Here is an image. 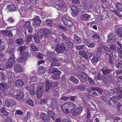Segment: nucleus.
Wrapping results in <instances>:
<instances>
[{
    "label": "nucleus",
    "mask_w": 122,
    "mask_h": 122,
    "mask_svg": "<svg viewBox=\"0 0 122 122\" xmlns=\"http://www.w3.org/2000/svg\"><path fill=\"white\" fill-rule=\"evenodd\" d=\"M76 105L72 102H68L62 105L61 108L63 112L67 114L73 111L76 107Z\"/></svg>",
    "instance_id": "nucleus-1"
},
{
    "label": "nucleus",
    "mask_w": 122,
    "mask_h": 122,
    "mask_svg": "<svg viewBox=\"0 0 122 122\" xmlns=\"http://www.w3.org/2000/svg\"><path fill=\"white\" fill-rule=\"evenodd\" d=\"M105 57L107 59L108 62L111 64H114L113 61L117 59V56L115 53H111L110 54L108 53H106Z\"/></svg>",
    "instance_id": "nucleus-2"
},
{
    "label": "nucleus",
    "mask_w": 122,
    "mask_h": 122,
    "mask_svg": "<svg viewBox=\"0 0 122 122\" xmlns=\"http://www.w3.org/2000/svg\"><path fill=\"white\" fill-rule=\"evenodd\" d=\"M65 45L64 43L63 42L58 45L55 50V51L58 53H63L66 49Z\"/></svg>",
    "instance_id": "nucleus-3"
},
{
    "label": "nucleus",
    "mask_w": 122,
    "mask_h": 122,
    "mask_svg": "<svg viewBox=\"0 0 122 122\" xmlns=\"http://www.w3.org/2000/svg\"><path fill=\"white\" fill-rule=\"evenodd\" d=\"M86 91L88 94L92 97H96L98 95L97 93L95 91V87H92L90 88H86Z\"/></svg>",
    "instance_id": "nucleus-4"
},
{
    "label": "nucleus",
    "mask_w": 122,
    "mask_h": 122,
    "mask_svg": "<svg viewBox=\"0 0 122 122\" xmlns=\"http://www.w3.org/2000/svg\"><path fill=\"white\" fill-rule=\"evenodd\" d=\"M40 36L43 37L45 36V37H47L50 34V31L49 30L46 28L42 29L40 30Z\"/></svg>",
    "instance_id": "nucleus-5"
},
{
    "label": "nucleus",
    "mask_w": 122,
    "mask_h": 122,
    "mask_svg": "<svg viewBox=\"0 0 122 122\" xmlns=\"http://www.w3.org/2000/svg\"><path fill=\"white\" fill-rule=\"evenodd\" d=\"M77 76L81 82L86 81L87 78V74L85 73L81 72L80 73H78Z\"/></svg>",
    "instance_id": "nucleus-6"
},
{
    "label": "nucleus",
    "mask_w": 122,
    "mask_h": 122,
    "mask_svg": "<svg viewBox=\"0 0 122 122\" xmlns=\"http://www.w3.org/2000/svg\"><path fill=\"white\" fill-rule=\"evenodd\" d=\"M115 32L117 36L120 38H122V29L119 25H116L114 28Z\"/></svg>",
    "instance_id": "nucleus-7"
},
{
    "label": "nucleus",
    "mask_w": 122,
    "mask_h": 122,
    "mask_svg": "<svg viewBox=\"0 0 122 122\" xmlns=\"http://www.w3.org/2000/svg\"><path fill=\"white\" fill-rule=\"evenodd\" d=\"M44 86L42 84L37 88L36 92V94L37 98L39 99L41 97L44 90Z\"/></svg>",
    "instance_id": "nucleus-8"
},
{
    "label": "nucleus",
    "mask_w": 122,
    "mask_h": 122,
    "mask_svg": "<svg viewBox=\"0 0 122 122\" xmlns=\"http://www.w3.org/2000/svg\"><path fill=\"white\" fill-rule=\"evenodd\" d=\"M83 108L82 107L80 106L76 108L72 112V115L76 117L80 114Z\"/></svg>",
    "instance_id": "nucleus-9"
},
{
    "label": "nucleus",
    "mask_w": 122,
    "mask_h": 122,
    "mask_svg": "<svg viewBox=\"0 0 122 122\" xmlns=\"http://www.w3.org/2000/svg\"><path fill=\"white\" fill-rule=\"evenodd\" d=\"M65 25L68 27H70L73 25L72 21L70 20H68L66 18H63L61 20Z\"/></svg>",
    "instance_id": "nucleus-10"
},
{
    "label": "nucleus",
    "mask_w": 122,
    "mask_h": 122,
    "mask_svg": "<svg viewBox=\"0 0 122 122\" xmlns=\"http://www.w3.org/2000/svg\"><path fill=\"white\" fill-rule=\"evenodd\" d=\"M40 117L45 122H50V119L46 114L41 113L40 114Z\"/></svg>",
    "instance_id": "nucleus-11"
},
{
    "label": "nucleus",
    "mask_w": 122,
    "mask_h": 122,
    "mask_svg": "<svg viewBox=\"0 0 122 122\" xmlns=\"http://www.w3.org/2000/svg\"><path fill=\"white\" fill-rule=\"evenodd\" d=\"M6 9L10 12H13L17 11L16 7L13 4H10L8 5L6 7Z\"/></svg>",
    "instance_id": "nucleus-12"
},
{
    "label": "nucleus",
    "mask_w": 122,
    "mask_h": 122,
    "mask_svg": "<svg viewBox=\"0 0 122 122\" xmlns=\"http://www.w3.org/2000/svg\"><path fill=\"white\" fill-rule=\"evenodd\" d=\"M15 102L14 100L12 99H8L5 103V105L8 107H13V106L15 105Z\"/></svg>",
    "instance_id": "nucleus-13"
},
{
    "label": "nucleus",
    "mask_w": 122,
    "mask_h": 122,
    "mask_svg": "<svg viewBox=\"0 0 122 122\" xmlns=\"http://www.w3.org/2000/svg\"><path fill=\"white\" fill-rule=\"evenodd\" d=\"M34 22L33 25L34 26H39L41 23V20L40 19L39 17L36 16L33 19Z\"/></svg>",
    "instance_id": "nucleus-14"
},
{
    "label": "nucleus",
    "mask_w": 122,
    "mask_h": 122,
    "mask_svg": "<svg viewBox=\"0 0 122 122\" xmlns=\"http://www.w3.org/2000/svg\"><path fill=\"white\" fill-rule=\"evenodd\" d=\"M90 15L86 13L82 14L80 16L81 20L83 21H87L89 20L90 19Z\"/></svg>",
    "instance_id": "nucleus-15"
},
{
    "label": "nucleus",
    "mask_w": 122,
    "mask_h": 122,
    "mask_svg": "<svg viewBox=\"0 0 122 122\" xmlns=\"http://www.w3.org/2000/svg\"><path fill=\"white\" fill-rule=\"evenodd\" d=\"M116 39L113 34L110 33L108 35V38L107 40L108 42L111 43L116 42Z\"/></svg>",
    "instance_id": "nucleus-16"
},
{
    "label": "nucleus",
    "mask_w": 122,
    "mask_h": 122,
    "mask_svg": "<svg viewBox=\"0 0 122 122\" xmlns=\"http://www.w3.org/2000/svg\"><path fill=\"white\" fill-rule=\"evenodd\" d=\"M11 30H2L0 32L5 36L9 37H11L13 35Z\"/></svg>",
    "instance_id": "nucleus-17"
},
{
    "label": "nucleus",
    "mask_w": 122,
    "mask_h": 122,
    "mask_svg": "<svg viewBox=\"0 0 122 122\" xmlns=\"http://www.w3.org/2000/svg\"><path fill=\"white\" fill-rule=\"evenodd\" d=\"M61 73V71H58L54 73V75H52L51 78L55 80H57L60 78Z\"/></svg>",
    "instance_id": "nucleus-18"
},
{
    "label": "nucleus",
    "mask_w": 122,
    "mask_h": 122,
    "mask_svg": "<svg viewBox=\"0 0 122 122\" xmlns=\"http://www.w3.org/2000/svg\"><path fill=\"white\" fill-rule=\"evenodd\" d=\"M58 37L59 39L64 41H66L69 38L66 36L64 33L62 32H61L58 35Z\"/></svg>",
    "instance_id": "nucleus-19"
},
{
    "label": "nucleus",
    "mask_w": 122,
    "mask_h": 122,
    "mask_svg": "<svg viewBox=\"0 0 122 122\" xmlns=\"http://www.w3.org/2000/svg\"><path fill=\"white\" fill-rule=\"evenodd\" d=\"M19 57L20 56V58L17 60V62L18 63L20 62H23L26 60V56L25 53H24L23 54L21 55H20L19 54Z\"/></svg>",
    "instance_id": "nucleus-20"
},
{
    "label": "nucleus",
    "mask_w": 122,
    "mask_h": 122,
    "mask_svg": "<svg viewBox=\"0 0 122 122\" xmlns=\"http://www.w3.org/2000/svg\"><path fill=\"white\" fill-rule=\"evenodd\" d=\"M17 94L16 95V98L19 99H20L24 97V94L23 92L20 90H18L16 91Z\"/></svg>",
    "instance_id": "nucleus-21"
},
{
    "label": "nucleus",
    "mask_w": 122,
    "mask_h": 122,
    "mask_svg": "<svg viewBox=\"0 0 122 122\" xmlns=\"http://www.w3.org/2000/svg\"><path fill=\"white\" fill-rule=\"evenodd\" d=\"M112 71V70L111 69H108L106 66H103L102 70L103 73L105 75L107 74L110 73Z\"/></svg>",
    "instance_id": "nucleus-22"
},
{
    "label": "nucleus",
    "mask_w": 122,
    "mask_h": 122,
    "mask_svg": "<svg viewBox=\"0 0 122 122\" xmlns=\"http://www.w3.org/2000/svg\"><path fill=\"white\" fill-rule=\"evenodd\" d=\"M65 43L66 46L68 48H72L73 47V43L71 41L69 38L65 42Z\"/></svg>",
    "instance_id": "nucleus-23"
},
{
    "label": "nucleus",
    "mask_w": 122,
    "mask_h": 122,
    "mask_svg": "<svg viewBox=\"0 0 122 122\" xmlns=\"http://www.w3.org/2000/svg\"><path fill=\"white\" fill-rule=\"evenodd\" d=\"M73 37L74 41V43L76 44H79L81 43V41L79 37L76 34L74 35Z\"/></svg>",
    "instance_id": "nucleus-24"
},
{
    "label": "nucleus",
    "mask_w": 122,
    "mask_h": 122,
    "mask_svg": "<svg viewBox=\"0 0 122 122\" xmlns=\"http://www.w3.org/2000/svg\"><path fill=\"white\" fill-rule=\"evenodd\" d=\"M51 107L52 109H54L57 105L56 100L55 99H52L51 100Z\"/></svg>",
    "instance_id": "nucleus-25"
},
{
    "label": "nucleus",
    "mask_w": 122,
    "mask_h": 122,
    "mask_svg": "<svg viewBox=\"0 0 122 122\" xmlns=\"http://www.w3.org/2000/svg\"><path fill=\"white\" fill-rule=\"evenodd\" d=\"M52 86V84L51 83H50L49 80H47L46 81V82L45 91H48Z\"/></svg>",
    "instance_id": "nucleus-26"
},
{
    "label": "nucleus",
    "mask_w": 122,
    "mask_h": 122,
    "mask_svg": "<svg viewBox=\"0 0 122 122\" xmlns=\"http://www.w3.org/2000/svg\"><path fill=\"white\" fill-rule=\"evenodd\" d=\"M116 7L118 12H119L122 11V3L117 2L116 4Z\"/></svg>",
    "instance_id": "nucleus-27"
},
{
    "label": "nucleus",
    "mask_w": 122,
    "mask_h": 122,
    "mask_svg": "<svg viewBox=\"0 0 122 122\" xmlns=\"http://www.w3.org/2000/svg\"><path fill=\"white\" fill-rule=\"evenodd\" d=\"M15 71L17 72H21L22 69L19 65L16 64L15 66L14 67Z\"/></svg>",
    "instance_id": "nucleus-28"
},
{
    "label": "nucleus",
    "mask_w": 122,
    "mask_h": 122,
    "mask_svg": "<svg viewBox=\"0 0 122 122\" xmlns=\"http://www.w3.org/2000/svg\"><path fill=\"white\" fill-rule=\"evenodd\" d=\"M47 113L49 117L53 120L55 119V114L52 111L49 110L47 112Z\"/></svg>",
    "instance_id": "nucleus-29"
},
{
    "label": "nucleus",
    "mask_w": 122,
    "mask_h": 122,
    "mask_svg": "<svg viewBox=\"0 0 122 122\" xmlns=\"http://www.w3.org/2000/svg\"><path fill=\"white\" fill-rule=\"evenodd\" d=\"M46 56L49 57H55L57 56L56 54L54 51L48 52L46 53Z\"/></svg>",
    "instance_id": "nucleus-30"
},
{
    "label": "nucleus",
    "mask_w": 122,
    "mask_h": 122,
    "mask_svg": "<svg viewBox=\"0 0 122 122\" xmlns=\"http://www.w3.org/2000/svg\"><path fill=\"white\" fill-rule=\"evenodd\" d=\"M16 86L18 87L22 86L24 84V82L21 80H19L16 81L15 82Z\"/></svg>",
    "instance_id": "nucleus-31"
},
{
    "label": "nucleus",
    "mask_w": 122,
    "mask_h": 122,
    "mask_svg": "<svg viewBox=\"0 0 122 122\" xmlns=\"http://www.w3.org/2000/svg\"><path fill=\"white\" fill-rule=\"evenodd\" d=\"M30 50L32 51H37L38 50L36 45L33 43H31L30 45Z\"/></svg>",
    "instance_id": "nucleus-32"
},
{
    "label": "nucleus",
    "mask_w": 122,
    "mask_h": 122,
    "mask_svg": "<svg viewBox=\"0 0 122 122\" xmlns=\"http://www.w3.org/2000/svg\"><path fill=\"white\" fill-rule=\"evenodd\" d=\"M45 68L43 66H40L38 68V72L39 74H43L46 71Z\"/></svg>",
    "instance_id": "nucleus-33"
},
{
    "label": "nucleus",
    "mask_w": 122,
    "mask_h": 122,
    "mask_svg": "<svg viewBox=\"0 0 122 122\" xmlns=\"http://www.w3.org/2000/svg\"><path fill=\"white\" fill-rule=\"evenodd\" d=\"M69 80L75 84H77L79 82V80L75 77L71 76L69 78Z\"/></svg>",
    "instance_id": "nucleus-34"
},
{
    "label": "nucleus",
    "mask_w": 122,
    "mask_h": 122,
    "mask_svg": "<svg viewBox=\"0 0 122 122\" xmlns=\"http://www.w3.org/2000/svg\"><path fill=\"white\" fill-rule=\"evenodd\" d=\"M92 38L93 40H95L98 42H99L100 40V37L98 34H95L92 36Z\"/></svg>",
    "instance_id": "nucleus-35"
},
{
    "label": "nucleus",
    "mask_w": 122,
    "mask_h": 122,
    "mask_svg": "<svg viewBox=\"0 0 122 122\" xmlns=\"http://www.w3.org/2000/svg\"><path fill=\"white\" fill-rule=\"evenodd\" d=\"M70 7L72 11L75 14L77 15L78 13V12L77 9V8L74 5H72L70 6Z\"/></svg>",
    "instance_id": "nucleus-36"
},
{
    "label": "nucleus",
    "mask_w": 122,
    "mask_h": 122,
    "mask_svg": "<svg viewBox=\"0 0 122 122\" xmlns=\"http://www.w3.org/2000/svg\"><path fill=\"white\" fill-rule=\"evenodd\" d=\"M97 54L98 55H101L103 53L102 48L101 47H97L96 51Z\"/></svg>",
    "instance_id": "nucleus-37"
},
{
    "label": "nucleus",
    "mask_w": 122,
    "mask_h": 122,
    "mask_svg": "<svg viewBox=\"0 0 122 122\" xmlns=\"http://www.w3.org/2000/svg\"><path fill=\"white\" fill-rule=\"evenodd\" d=\"M86 45L89 47L93 48L95 46L96 44L95 43L93 42L87 41Z\"/></svg>",
    "instance_id": "nucleus-38"
},
{
    "label": "nucleus",
    "mask_w": 122,
    "mask_h": 122,
    "mask_svg": "<svg viewBox=\"0 0 122 122\" xmlns=\"http://www.w3.org/2000/svg\"><path fill=\"white\" fill-rule=\"evenodd\" d=\"M99 59L98 56L97 55L94 56L91 59L92 62L93 63H96L99 61Z\"/></svg>",
    "instance_id": "nucleus-39"
},
{
    "label": "nucleus",
    "mask_w": 122,
    "mask_h": 122,
    "mask_svg": "<svg viewBox=\"0 0 122 122\" xmlns=\"http://www.w3.org/2000/svg\"><path fill=\"white\" fill-rule=\"evenodd\" d=\"M120 93L121 94H120V95L118 96H116L112 98L113 102H114V103H117V101L116 100V99L118 98V97L120 98H122V91H121Z\"/></svg>",
    "instance_id": "nucleus-40"
},
{
    "label": "nucleus",
    "mask_w": 122,
    "mask_h": 122,
    "mask_svg": "<svg viewBox=\"0 0 122 122\" xmlns=\"http://www.w3.org/2000/svg\"><path fill=\"white\" fill-rule=\"evenodd\" d=\"M50 68H49L48 71V72L49 73H55L58 71V70L55 68H54L53 67H51L50 66Z\"/></svg>",
    "instance_id": "nucleus-41"
},
{
    "label": "nucleus",
    "mask_w": 122,
    "mask_h": 122,
    "mask_svg": "<svg viewBox=\"0 0 122 122\" xmlns=\"http://www.w3.org/2000/svg\"><path fill=\"white\" fill-rule=\"evenodd\" d=\"M28 33L27 35V33L25 32H24V33L25 35L26 36H27V35H29V34H30L31 33L33 32V28L31 27H29L28 28Z\"/></svg>",
    "instance_id": "nucleus-42"
},
{
    "label": "nucleus",
    "mask_w": 122,
    "mask_h": 122,
    "mask_svg": "<svg viewBox=\"0 0 122 122\" xmlns=\"http://www.w3.org/2000/svg\"><path fill=\"white\" fill-rule=\"evenodd\" d=\"M13 64L8 61V62L6 63L5 65V68L7 69L10 68L12 66Z\"/></svg>",
    "instance_id": "nucleus-43"
},
{
    "label": "nucleus",
    "mask_w": 122,
    "mask_h": 122,
    "mask_svg": "<svg viewBox=\"0 0 122 122\" xmlns=\"http://www.w3.org/2000/svg\"><path fill=\"white\" fill-rule=\"evenodd\" d=\"M33 38L34 41L36 43H38L40 42V38L37 35H35L34 36Z\"/></svg>",
    "instance_id": "nucleus-44"
},
{
    "label": "nucleus",
    "mask_w": 122,
    "mask_h": 122,
    "mask_svg": "<svg viewBox=\"0 0 122 122\" xmlns=\"http://www.w3.org/2000/svg\"><path fill=\"white\" fill-rule=\"evenodd\" d=\"M109 48L110 50L115 51L116 50L117 46L114 44H112L109 45Z\"/></svg>",
    "instance_id": "nucleus-45"
},
{
    "label": "nucleus",
    "mask_w": 122,
    "mask_h": 122,
    "mask_svg": "<svg viewBox=\"0 0 122 122\" xmlns=\"http://www.w3.org/2000/svg\"><path fill=\"white\" fill-rule=\"evenodd\" d=\"M94 79L96 81L100 80L101 81V80H102V78L101 74L99 73H98L97 76L94 77Z\"/></svg>",
    "instance_id": "nucleus-46"
},
{
    "label": "nucleus",
    "mask_w": 122,
    "mask_h": 122,
    "mask_svg": "<svg viewBox=\"0 0 122 122\" xmlns=\"http://www.w3.org/2000/svg\"><path fill=\"white\" fill-rule=\"evenodd\" d=\"M53 20H46V25L49 27H52Z\"/></svg>",
    "instance_id": "nucleus-47"
},
{
    "label": "nucleus",
    "mask_w": 122,
    "mask_h": 122,
    "mask_svg": "<svg viewBox=\"0 0 122 122\" xmlns=\"http://www.w3.org/2000/svg\"><path fill=\"white\" fill-rule=\"evenodd\" d=\"M0 112L4 116L7 117L8 115V112H7L3 108L1 109Z\"/></svg>",
    "instance_id": "nucleus-48"
},
{
    "label": "nucleus",
    "mask_w": 122,
    "mask_h": 122,
    "mask_svg": "<svg viewBox=\"0 0 122 122\" xmlns=\"http://www.w3.org/2000/svg\"><path fill=\"white\" fill-rule=\"evenodd\" d=\"M6 86L4 83H0V90L4 91L5 89Z\"/></svg>",
    "instance_id": "nucleus-49"
},
{
    "label": "nucleus",
    "mask_w": 122,
    "mask_h": 122,
    "mask_svg": "<svg viewBox=\"0 0 122 122\" xmlns=\"http://www.w3.org/2000/svg\"><path fill=\"white\" fill-rule=\"evenodd\" d=\"M60 64L56 61L52 62L50 66L51 67L54 66H60Z\"/></svg>",
    "instance_id": "nucleus-50"
},
{
    "label": "nucleus",
    "mask_w": 122,
    "mask_h": 122,
    "mask_svg": "<svg viewBox=\"0 0 122 122\" xmlns=\"http://www.w3.org/2000/svg\"><path fill=\"white\" fill-rule=\"evenodd\" d=\"M30 112H27L26 115L23 118V120L26 122H27L29 118L30 117Z\"/></svg>",
    "instance_id": "nucleus-51"
},
{
    "label": "nucleus",
    "mask_w": 122,
    "mask_h": 122,
    "mask_svg": "<svg viewBox=\"0 0 122 122\" xmlns=\"http://www.w3.org/2000/svg\"><path fill=\"white\" fill-rule=\"evenodd\" d=\"M16 43L18 45H20L23 43L24 41L22 39H17L16 41Z\"/></svg>",
    "instance_id": "nucleus-52"
},
{
    "label": "nucleus",
    "mask_w": 122,
    "mask_h": 122,
    "mask_svg": "<svg viewBox=\"0 0 122 122\" xmlns=\"http://www.w3.org/2000/svg\"><path fill=\"white\" fill-rule=\"evenodd\" d=\"M55 57H50L48 58V60L50 61L53 62L57 61L59 60V59Z\"/></svg>",
    "instance_id": "nucleus-53"
},
{
    "label": "nucleus",
    "mask_w": 122,
    "mask_h": 122,
    "mask_svg": "<svg viewBox=\"0 0 122 122\" xmlns=\"http://www.w3.org/2000/svg\"><path fill=\"white\" fill-rule=\"evenodd\" d=\"M58 27L62 30L63 31L66 32L67 31V28L65 26H63L62 25H58Z\"/></svg>",
    "instance_id": "nucleus-54"
},
{
    "label": "nucleus",
    "mask_w": 122,
    "mask_h": 122,
    "mask_svg": "<svg viewBox=\"0 0 122 122\" xmlns=\"http://www.w3.org/2000/svg\"><path fill=\"white\" fill-rule=\"evenodd\" d=\"M26 48L24 46H21L19 48V51L20 52V55H21L22 54H23V52L25 50Z\"/></svg>",
    "instance_id": "nucleus-55"
},
{
    "label": "nucleus",
    "mask_w": 122,
    "mask_h": 122,
    "mask_svg": "<svg viewBox=\"0 0 122 122\" xmlns=\"http://www.w3.org/2000/svg\"><path fill=\"white\" fill-rule=\"evenodd\" d=\"M88 81L91 85H92L94 84V81L89 77H88Z\"/></svg>",
    "instance_id": "nucleus-56"
},
{
    "label": "nucleus",
    "mask_w": 122,
    "mask_h": 122,
    "mask_svg": "<svg viewBox=\"0 0 122 122\" xmlns=\"http://www.w3.org/2000/svg\"><path fill=\"white\" fill-rule=\"evenodd\" d=\"M15 59V57L14 55H11L10 57V58L9 59V61L11 62V63L14 64V60Z\"/></svg>",
    "instance_id": "nucleus-57"
},
{
    "label": "nucleus",
    "mask_w": 122,
    "mask_h": 122,
    "mask_svg": "<svg viewBox=\"0 0 122 122\" xmlns=\"http://www.w3.org/2000/svg\"><path fill=\"white\" fill-rule=\"evenodd\" d=\"M116 67L119 69L122 68V62H119L117 63L116 65Z\"/></svg>",
    "instance_id": "nucleus-58"
},
{
    "label": "nucleus",
    "mask_w": 122,
    "mask_h": 122,
    "mask_svg": "<svg viewBox=\"0 0 122 122\" xmlns=\"http://www.w3.org/2000/svg\"><path fill=\"white\" fill-rule=\"evenodd\" d=\"M26 102L28 104L31 106H34L32 101L30 99H29L27 100Z\"/></svg>",
    "instance_id": "nucleus-59"
},
{
    "label": "nucleus",
    "mask_w": 122,
    "mask_h": 122,
    "mask_svg": "<svg viewBox=\"0 0 122 122\" xmlns=\"http://www.w3.org/2000/svg\"><path fill=\"white\" fill-rule=\"evenodd\" d=\"M122 106V104L120 102H118L116 105V108L118 111H120L121 108Z\"/></svg>",
    "instance_id": "nucleus-60"
},
{
    "label": "nucleus",
    "mask_w": 122,
    "mask_h": 122,
    "mask_svg": "<svg viewBox=\"0 0 122 122\" xmlns=\"http://www.w3.org/2000/svg\"><path fill=\"white\" fill-rule=\"evenodd\" d=\"M108 81L111 83H115V81L114 80V77L112 76L110 77L108 79Z\"/></svg>",
    "instance_id": "nucleus-61"
},
{
    "label": "nucleus",
    "mask_w": 122,
    "mask_h": 122,
    "mask_svg": "<svg viewBox=\"0 0 122 122\" xmlns=\"http://www.w3.org/2000/svg\"><path fill=\"white\" fill-rule=\"evenodd\" d=\"M23 112H21L19 110H17L16 112H15V115H23Z\"/></svg>",
    "instance_id": "nucleus-62"
},
{
    "label": "nucleus",
    "mask_w": 122,
    "mask_h": 122,
    "mask_svg": "<svg viewBox=\"0 0 122 122\" xmlns=\"http://www.w3.org/2000/svg\"><path fill=\"white\" fill-rule=\"evenodd\" d=\"M86 52L84 51H79V54L82 56L83 57L85 58V55Z\"/></svg>",
    "instance_id": "nucleus-63"
},
{
    "label": "nucleus",
    "mask_w": 122,
    "mask_h": 122,
    "mask_svg": "<svg viewBox=\"0 0 122 122\" xmlns=\"http://www.w3.org/2000/svg\"><path fill=\"white\" fill-rule=\"evenodd\" d=\"M8 21L11 23H13L15 22L14 19L12 17L9 18L8 19Z\"/></svg>",
    "instance_id": "nucleus-64"
}]
</instances>
